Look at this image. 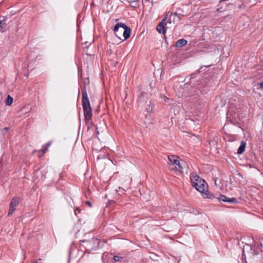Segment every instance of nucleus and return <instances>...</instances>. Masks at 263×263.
<instances>
[{"instance_id": "1", "label": "nucleus", "mask_w": 263, "mask_h": 263, "mask_svg": "<svg viewBox=\"0 0 263 263\" xmlns=\"http://www.w3.org/2000/svg\"><path fill=\"white\" fill-rule=\"evenodd\" d=\"M190 179L192 186L201 193L204 198L214 199V196L208 189L205 181L195 173H192Z\"/></svg>"}, {"instance_id": "2", "label": "nucleus", "mask_w": 263, "mask_h": 263, "mask_svg": "<svg viewBox=\"0 0 263 263\" xmlns=\"http://www.w3.org/2000/svg\"><path fill=\"white\" fill-rule=\"evenodd\" d=\"M82 106L84 110V114L86 123L88 125L91 123V119L92 117V109L90 107V102L87 96L86 88L82 90Z\"/></svg>"}, {"instance_id": "3", "label": "nucleus", "mask_w": 263, "mask_h": 263, "mask_svg": "<svg viewBox=\"0 0 263 263\" xmlns=\"http://www.w3.org/2000/svg\"><path fill=\"white\" fill-rule=\"evenodd\" d=\"M114 31L120 40H125L130 36V29L124 23H117L114 27Z\"/></svg>"}, {"instance_id": "4", "label": "nucleus", "mask_w": 263, "mask_h": 263, "mask_svg": "<svg viewBox=\"0 0 263 263\" xmlns=\"http://www.w3.org/2000/svg\"><path fill=\"white\" fill-rule=\"evenodd\" d=\"M259 251L263 252V244L262 243L255 242L253 246L246 243L243 247V255L245 256V253L247 252L249 256L251 257L258 254Z\"/></svg>"}, {"instance_id": "5", "label": "nucleus", "mask_w": 263, "mask_h": 263, "mask_svg": "<svg viewBox=\"0 0 263 263\" xmlns=\"http://www.w3.org/2000/svg\"><path fill=\"white\" fill-rule=\"evenodd\" d=\"M168 169L171 171L182 172L183 166L180 163L179 158L176 155H170L168 156Z\"/></svg>"}, {"instance_id": "6", "label": "nucleus", "mask_w": 263, "mask_h": 263, "mask_svg": "<svg viewBox=\"0 0 263 263\" xmlns=\"http://www.w3.org/2000/svg\"><path fill=\"white\" fill-rule=\"evenodd\" d=\"M169 15V12L166 13L164 16V17L162 19L161 22L158 25L157 27V31L163 34H164L166 33V27L165 26L166 24L165 23V21Z\"/></svg>"}, {"instance_id": "7", "label": "nucleus", "mask_w": 263, "mask_h": 263, "mask_svg": "<svg viewBox=\"0 0 263 263\" xmlns=\"http://www.w3.org/2000/svg\"><path fill=\"white\" fill-rule=\"evenodd\" d=\"M100 242L99 239L93 238L89 241L88 246L90 248L91 250H96L99 248Z\"/></svg>"}, {"instance_id": "8", "label": "nucleus", "mask_w": 263, "mask_h": 263, "mask_svg": "<svg viewBox=\"0 0 263 263\" xmlns=\"http://www.w3.org/2000/svg\"><path fill=\"white\" fill-rule=\"evenodd\" d=\"M218 199L219 201L223 202H229L233 203H237L238 202L235 198H228L226 196L222 195H221Z\"/></svg>"}, {"instance_id": "9", "label": "nucleus", "mask_w": 263, "mask_h": 263, "mask_svg": "<svg viewBox=\"0 0 263 263\" xmlns=\"http://www.w3.org/2000/svg\"><path fill=\"white\" fill-rule=\"evenodd\" d=\"M20 203V198L17 197H13L10 202V206L16 208Z\"/></svg>"}, {"instance_id": "10", "label": "nucleus", "mask_w": 263, "mask_h": 263, "mask_svg": "<svg viewBox=\"0 0 263 263\" xmlns=\"http://www.w3.org/2000/svg\"><path fill=\"white\" fill-rule=\"evenodd\" d=\"M187 43V41L185 39H180L176 42L175 46L177 47H181L186 45Z\"/></svg>"}, {"instance_id": "11", "label": "nucleus", "mask_w": 263, "mask_h": 263, "mask_svg": "<svg viewBox=\"0 0 263 263\" xmlns=\"http://www.w3.org/2000/svg\"><path fill=\"white\" fill-rule=\"evenodd\" d=\"M246 148V143L243 141H241L240 143V145L237 149V154H241L243 153L245 150Z\"/></svg>"}, {"instance_id": "12", "label": "nucleus", "mask_w": 263, "mask_h": 263, "mask_svg": "<svg viewBox=\"0 0 263 263\" xmlns=\"http://www.w3.org/2000/svg\"><path fill=\"white\" fill-rule=\"evenodd\" d=\"M13 101V99L10 95H8L7 98L5 100V103L7 105H11Z\"/></svg>"}, {"instance_id": "13", "label": "nucleus", "mask_w": 263, "mask_h": 263, "mask_svg": "<svg viewBox=\"0 0 263 263\" xmlns=\"http://www.w3.org/2000/svg\"><path fill=\"white\" fill-rule=\"evenodd\" d=\"M15 210V208H13V207H12V206H10L9 210V212H8V216H9V217L11 216L13 214V213L14 212Z\"/></svg>"}, {"instance_id": "14", "label": "nucleus", "mask_w": 263, "mask_h": 263, "mask_svg": "<svg viewBox=\"0 0 263 263\" xmlns=\"http://www.w3.org/2000/svg\"><path fill=\"white\" fill-rule=\"evenodd\" d=\"M246 254H247V255H248V257L249 258H252L253 257V256H252L251 257H250L249 256L248 253L247 252H246L245 253V256H243V255L242 256V263H247V261H246Z\"/></svg>"}, {"instance_id": "15", "label": "nucleus", "mask_w": 263, "mask_h": 263, "mask_svg": "<svg viewBox=\"0 0 263 263\" xmlns=\"http://www.w3.org/2000/svg\"><path fill=\"white\" fill-rule=\"evenodd\" d=\"M122 259H123V257H122L121 256H117V255H116L114 257V259L116 261H121Z\"/></svg>"}, {"instance_id": "16", "label": "nucleus", "mask_w": 263, "mask_h": 263, "mask_svg": "<svg viewBox=\"0 0 263 263\" xmlns=\"http://www.w3.org/2000/svg\"><path fill=\"white\" fill-rule=\"evenodd\" d=\"M128 2L131 4L133 5L132 6L134 7H136V6H134L133 4H135L137 2H138L139 0H127Z\"/></svg>"}, {"instance_id": "17", "label": "nucleus", "mask_w": 263, "mask_h": 263, "mask_svg": "<svg viewBox=\"0 0 263 263\" xmlns=\"http://www.w3.org/2000/svg\"><path fill=\"white\" fill-rule=\"evenodd\" d=\"M48 148L45 145L44 147L42 149V151L43 153L45 154L47 152Z\"/></svg>"}, {"instance_id": "18", "label": "nucleus", "mask_w": 263, "mask_h": 263, "mask_svg": "<svg viewBox=\"0 0 263 263\" xmlns=\"http://www.w3.org/2000/svg\"><path fill=\"white\" fill-rule=\"evenodd\" d=\"M80 210L79 208H77L74 210L75 214L77 215L78 214L80 213Z\"/></svg>"}, {"instance_id": "19", "label": "nucleus", "mask_w": 263, "mask_h": 263, "mask_svg": "<svg viewBox=\"0 0 263 263\" xmlns=\"http://www.w3.org/2000/svg\"><path fill=\"white\" fill-rule=\"evenodd\" d=\"M147 109V112H151V111H152V108L150 106H149L147 108V109Z\"/></svg>"}, {"instance_id": "20", "label": "nucleus", "mask_w": 263, "mask_h": 263, "mask_svg": "<svg viewBox=\"0 0 263 263\" xmlns=\"http://www.w3.org/2000/svg\"><path fill=\"white\" fill-rule=\"evenodd\" d=\"M258 85H259V86H260V88H263V82H261V83H258Z\"/></svg>"}, {"instance_id": "21", "label": "nucleus", "mask_w": 263, "mask_h": 263, "mask_svg": "<svg viewBox=\"0 0 263 263\" xmlns=\"http://www.w3.org/2000/svg\"><path fill=\"white\" fill-rule=\"evenodd\" d=\"M50 144H51V142H49L48 143H47L45 146L48 148L50 146Z\"/></svg>"}, {"instance_id": "22", "label": "nucleus", "mask_w": 263, "mask_h": 263, "mask_svg": "<svg viewBox=\"0 0 263 263\" xmlns=\"http://www.w3.org/2000/svg\"><path fill=\"white\" fill-rule=\"evenodd\" d=\"M86 204H88L90 206H91V203H90V201H87L86 202Z\"/></svg>"}, {"instance_id": "23", "label": "nucleus", "mask_w": 263, "mask_h": 263, "mask_svg": "<svg viewBox=\"0 0 263 263\" xmlns=\"http://www.w3.org/2000/svg\"><path fill=\"white\" fill-rule=\"evenodd\" d=\"M33 263H42L41 262V259H39L37 261H35V262H34Z\"/></svg>"}, {"instance_id": "24", "label": "nucleus", "mask_w": 263, "mask_h": 263, "mask_svg": "<svg viewBox=\"0 0 263 263\" xmlns=\"http://www.w3.org/2000/svg\"><path fill=\"white\" fill-rule=\"evenodd\" d=\"M2 24V21L0 20V27H1Z\"/></svg>"}, {"instance_id": "25", "label": "nucleus", "mask_w": 263, "mask_h": 263, "mask_svg": "<svg viewBox=\"0 0 263 263\" xmlns=\"http://www.w3.org/2000/svg\"><path fill=\"white\" fill-rule=\"evenodd\" d=\"M7 127H5V128H4V131H6L7 130Z\"/></svg>"}, {"instance_id": "26", "label": "nucleus", "mask_w": 263, "mask_h": 263, "mask_svg": "<svg viewBox=\"0 0 263 263\" xmlns=\"http://www.w3.org/2000/svg\"><path fill=\"white\" fill-rule=\"evenodd\" d=\"M242 6H243V5H242V6H241V5L239 6V8H241Z\"/></svg>"}]
</instances>
